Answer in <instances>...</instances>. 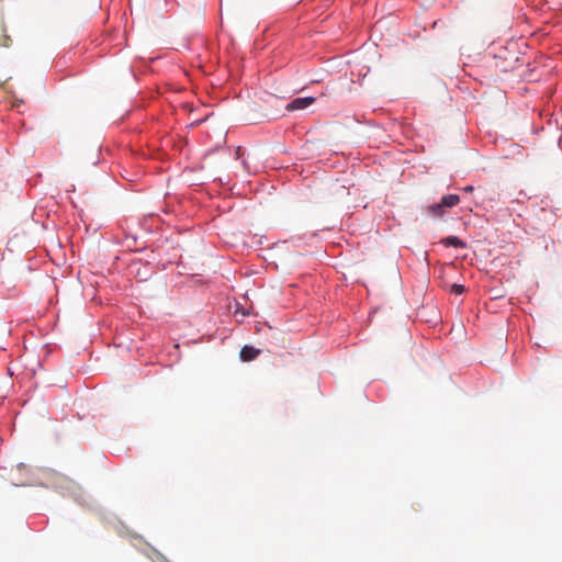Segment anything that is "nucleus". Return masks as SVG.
<instances>
[{
	"mask_svg": "<svg viewBox=\"0 0 562 562\" xmlns=\"http://www.w3.org/2000/svg\"><path fill=\"white\" fill-rule=\"evenodd\" d=\"M131 267H137L134 270V277L138 282H146L156 273V270L151 267L150 260L143 261L142 259H134L131 262Z\"/></svg>",
	"mask_w": 562,
	"mask_h": 562,
	"instance_id": "1",
	"label": "nucleus"
},
{
	"mask_svg": "<svg viewBox=\"0 0 562 562\" xmlns=\"http://www.w3.org/2000/svg\"><path fill=\"white\" fill-rule=\"evenodd\" d=\"M315 101H316V98L313 95L296 97L285 104V110L288 112L305 110L308 106H311Z\"/></svg>",
	"mask_w": 562,
	"mask_h": 562,
	"instance_id": "2",
	"label": "nucleus"
},
{
	"mask_svg": "<svg viewBox=\"0 0 562 562\" xmlns=\"http://www.w3.org/2000/svg\"><path fill=\"white\" fill-rule=\"evenodd\" d=\"M262 350L252 345H244L239 351V360L241 362H250L260 356Z\"/></svg>",
	"mask_w": 562,
	"mask_h": 562,
	"instance_id": "3",
	"label": "nucleus"
},
{
	"mask_svg": "<svg viewBox=\"0 0 562 562\" xmlns=\"http://www.w3.org/2000/svg\"><path fill=\"white\" fill-rule=\"evenodd\" d=\"M440 244L446 248L465 249L468 243L457 235H448L440 239Z\"/></svg>",
	"mask_w": 562,
	"mask_h": 562,
	"instance_id": "4",
	"label": "nucleus"
},
{
	"mask_svg": "<svg viewBox=\"0 0 562 562\" xmlns=\"http://www.w3.org/2000/svg\"><path fill=\"white\" fill-rule=\"evenodd\" d=\"M488 54L494 58L502 59L503 61H507L509 58H514V53L509 52L507 47H497L491 46L488 47Z\"/></svg>",
	"mask_w": 562,
	"mask_h": 562,
	"instance_id": "5",
	"label": "nucleus"
},
{
	"mask_svg": "<svg viewBox=\"0 0 562 562\" xmlns=\"http://www.w3.org/2000/svg\"><path fill=\"white\" fill-rule=\"evenodd\" d=\"M440 202L448 210L457 206L461 202V198L457 193H448L441 196Z\"/></svg>",
	"mask_w": 562,
	"mask_h": 562,
	"instance_id": "6",
	"label": "nucleus"
},
{
	"mask_svg": "<svg viewBox=\"0 0 562 562\" xmlns=\"http://www.w3.org/2000/svg\"><path fill=\"white\" fill-rule=\"evenodd\" d=\"M427 214L431 215L432 217H442L447 210L445 206L441 205V202H435L427 206L426 209Z\"/></svg>",
	"mask_w": 562,
	"mask_h": 562,
	"instance_id": "7",
	"label": "nucleus"
},
{
	"mask_svg": "<svg viewBox=\"0 0 562 562\" xmlns=\"http://www.w3.org/2000/svg\"><path fill=\"white\" fill-rule=\"evenodd\" d=\"M241 315L243 317L247 316H257L258 313L255 312L250 307H245L240 302L235 301V310H234V316Z\"/></svg>",
	"mask_w": 562,
	"mask_h": 562,
	"instance_id": "8",
	"label": "nucleus"
},
{
	"mask_svg": "<svg viewBox=\"0 0 562 562\" xmlns=\"http://www.w3.org/2000/svg\"><path fill=\"white\" fill-rule=\"evenodd\" d=\"M465 292V286L461 283H452L450 286V293L453 295H461Z\"/></svg>",
	"mask_w": 562,
	"mask_h": 562,
	"instance_id": "9",
	"label": "nucleus"
},
{
	"mask_svg": "<svg viewBox=\"0 0 562 562\" xmlns=\"http://www.w3.org/2000/svg\"><path fill=\"white\" fill-rule=\"evenodd\" d=\"M265 325L268 326L270 329L272 328L268 322H265ZM255 334H260L263 329V324L260 322H255L254 324Z\"/></svg>",
	"mask_w": 562,
	"mask_h": 562,
	"instance_id": "10",
	"label": "nucleus"
},
{
	"mask_svg": "<svg viewBox=\"0 0 562 562\" xmlns=\"http://www.w3.org/2000/svg\"><path fill=\"white\" fill-rule=\"evenodd\" d=\"M474 190H475V188L472 184H468V186L461 188V191H463L465 193H472Z\"/></svg>",
	"mask_w": 562,
	"mask_h": 562,
	"instance_id": "11",
	"label": "nucleus"
},
{
	"mask_svg": "<svg viewBox=\"0 0 562 562\" xmlns=\"http://www.w3.org/2000/svg\"><path fill=\"white\" fill-rule=\"evenodd\" d=\"M243 151V148L241 147H237L236 151H235V156L236 158H238L240 156V153Z\"/></svg>",
	"mask_w": 562,
	"mask_h": 562,
	"instance_id": "12",
	"label": "nucleus"
},
{
	"mask_svg": "<svg viewBox=\"0 0 562 562\" xmlns=\"http://www.w3.org/2000/svg\"><path fill=\"white\" fill-rule=\"evenodd\" d=\"M167 267H168V265H167V263H161V265H159L158 269H159V270H166V269H167Z\"/></svg>",
	"mask_w": 562,
	"mask_h": 562,
	"instance_id": "13",
	"label": "nucleus"
},
{
	"mask_svg": "<svg viewBox=\"0 0 562 562\" xmlns=\"http://www.w3.org/2000/svg\"><path fill=\"white\" fill-rule=\"evenodd\" d=\"M424 256H425V260H426V261H427V263L429 265V261H428V260H429V254H428V251H425V252H424Z\"/></svg>",
	"mask_w": 562,
	"mask_h": 562,
	"instance_id": "14",
	"label": "nucleus"
},
{
	"mask_svg": "<svg viewBox=\"0 0 562 562\" xmlns=\"http://www.w3.org/2000/svg\"><path fill=\"white\" fill-rule=\"evenodd\" d=\"M16 467H18V469H24L26 465H25V463L20 462V463H18Z\"/></svg>",
	"mask_w": 562,
	"mask_h": 562,
	"instance_id": "15",
	"label": "nucleus"
},
{
	"mask_svg": "<svg viewBox=\"0 0 562 562\" xmlns=\"http://www.w3.org/2000/svg\"><path fill=\"white\" fill-rule=\"evenodd\" d=\"M145 248H146V247L136 248L134 251H135V252H142V251H144V250H145Z\"/></svg>",
	"mask_w": 562,
	"mask_h": 562,
	"instance_id": "16",
	"label": "nucleus"
},
{
	"mask_svg": "<svg viewBox=\"0 0 562 562\" xmlns=\"http://www.w3.org/2000/svg\"><path fill=\"white\" fill-rule=\"evenodd\" d=\"M128 238H132V239L134 240V243H136V240H137V237H136V236H130V235H128V236H126V239H128Z\"/></svg>",
	"mask_w": 562,
	"mask_h": 562,
	"instance_id": "17",
	"label": "nucleus"
},
{
	"mask_svg": "<svg viewBox=\"0 0 562 562\" xmlns=\"http://www.w3.org/2000/svg\"><path fill=\"white\" fill-rule=\"evenodd\" d=\"M13 485L14 486H23V485H25V483L24 482H20V483H14Z\"/></svg>",
	"mask_w": 562,
	"mask_h": 562,
	"instance_id": "18",
	"label": "nucleus"
}]
</instances>
